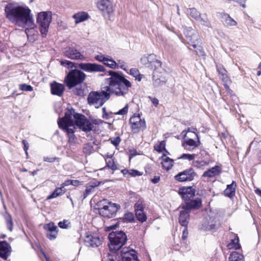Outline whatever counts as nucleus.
I'll return each instance as SVG.
<instances>
[{"label": "nucleus", "mask_w": 261, "mask_h": 261, "mask_svg": "<svg viewBox=\"0 0 261 261\" xmlns=\"http://www.w3.org/2000/svg\"><path fill=\"white\" fill-rule=\"evenodd\" d=\"M128 109V105H126L123 109L120 110L118 112L116 113V115H125L127 113Z\"/></svg>", "instance_id": "obj_48"}, {"label": "nucleus", "mask_w": 261, "mask_h": 261, "mask_svg": "<svg viewBox=\"0 0 261 261\" xmlns=\"http://www.w3.org/2000/svg\"><path fill=\"white\" fill-rule=\"evenodd\" d=\"M64 56L73 60L86 61V57L79 50L73 47H67L64 51Z\"/></svg>", "instance_id": "obj_11"}, {"label": "nucleus", "mask_w": 261, "mask_h": 261, "mask_svg": "<svg viewBox=\"0 0 261 261\" xmlns=\"http://www.w3.org/2000/svg\"><path fill=\"white\" fill-rule=\"evenodd\" d=\"M197 54L199 56H203L204 55V51L203 49L201 46H199L195 50Z\"/></svg>", "instance_id": "obj_55"}, {"label": "nucleus", "mask_w": 261, "mask_h": 261, "mask_svg": "<svg viewBox=\"0 0 261 261\" xmlns=\"http://www.w3.org/2000/svg\"><path fill=\"white\" fill-rule=\"evenodd\" d=\"M5 219L8 229L12 231L13 230V221L11 216L9 214H6L5 215Z\"/></svg>", "instance_id": "obj_35"}, {"label": "nucleus", "mask_w": 261, "mask_h": 261, "mask_svg": "<svg viewBox=\"0 0 261 261\" xmlns=\"http://www.w3.org/2000/svg\"><path fill=\"white\" fill-rule=\"evenodd\" d=\"M35 24L33 21V24L32 26H27L25 28V33L30 41L33 42L38 37V32L34 28Z\"/></svg>", "instance_id": "obj_21"}, {"label": "nucleus", "mask_w": 261, "mask_h": 261, "mask_svg": "<svg viewBox=\"0 0 261 261\" xmlns=\"http://www.w3.org/2000/svg\"><path fill=\"white\" fill-rule=\"evenodd\" d=\"M82 181H80L78 180H71V185L74 186H78L82 185Z\"/></svg>", "instance_id": "obj_59"}, {"label": "nucleus", "mask_w": 261, "mask_h": 261, "mask_svg": "<svg viewBox=\"0 0 261 261\" xmlns=\"http://www.w3.org/2000/svg\"><path fill=\"white\" fill-rule=\"evenodd\" d=\"M149 99L155 107H157L159 104V100L155 97H149Z\"/></svg>", "instance_id": "obj_58"}, {"label": "nucleus", "mask_w": 261, "mask_h": 261, "mask_svg": "<svg viewBox=\"0 0 261 261\" xmlns=\"http://www.w3.org/2000/svg\"><path fill=\"white\" fill-rule=\"evenodd\" d=\"M106 162L107 164V167L111 169L112 170L117 169V165L115 163L113 159L107 160Z\"/></svg>", "instance_id": "obj_41"}, {"label": "nucleus", "mask_w": 261, "mask_h": 261, "mask_svg": "<svg viewBox=\"0 0 261 261\" xmlns=\"http://www.w3.org/2000/svg\"><path fill=\"white\" fill-rule=\"evenodd\" d=\"M221 168L219 166H215V167L204 172L203 174V176L212 177L218 175L221 172Z\"/></svg>", "instance_id": "obj_27"}, {"label": "nucleus", "mask_w": 261, "mask_h": 261, "mask_svg": "<svg viewBox=\"0 0 261 261\" xmlns=\"http://www.w3.org/2000/svg\"><path fill=\"white\" fill-rule=\"evenodd\" d=\"M187 133H193V134H195V136H196V134H198L197 129L195 128H193V127L188 128V130H187Z\"/></svg>", "instance_id": "obj_62"}, {"label": "nucleus", "mask_w": 261, "mask_h": 261, "mask_svg": "<svg viewBox=\"0 0 261 261\" xmlns=\"http://www.w3.org/2000/svg\"><path fill=\"white\" fill-rule=\"evenodd\" d=\"M161 164L162 167L167 171L169 170L173 165V160L165 154H164L161 158Z\"/></svg>", "instance_id": "obj_26"}, {"label": "nucleus", "mask_w": 261, "mask_h": 261, "mask_svg": "<svg viewBox=\"0 0 261 261\" xmlns=\"http://www.w3.org/2000/svg\"><path fill=\"white\" fill-rule=\"evenodd\" d=\"M129 74L135 77L136 80L138 81H140L142 79V75L139 73V71L137 68L130 69Z\"/></svg>", "instance_id": "obj_36"}, {"label": "nucleus", "mask_w": 261, "mask_h": 261, "mask_svg": "<svg viewBox=\"0 0 261 261\" xmlns=\"http://www.w3.org/2000/svg\"><path fill=\"white\" fill-rule=\"evenodd\" d=\"M231 238L232 239L231 240V242L228 244L227 247L229 249H240L241 245L239 244V239L238 236L236 234L233 233H231Z\"/></svg>", "instance_id": "obj_29"}, {"label": "nucleus", "mask_w": 261, "mask_h": 261, "mask_svg": "<svg viewBox=\"0 0 261 261\" xmlns=\"http://www.w3.org/2000/svg\"><path fill=\"white\" fill-rule=\"evenodd\" d=\"M5 14L11 22L19 27H26L33 24V16L27 6L9 3L5 7Z\"/></svg>", "instance_id": "obj_3"}, {"label": "nucleus", "mask_w": 261, "mask_h": 261, "mask_svg": "<svg viewBox=\"0 0 261 261\" xmlns=\"http://www.w3.org/2000/svg\"><path fill=\"white\" fill-rule=\"evenodd\" d=\"M189 14L192 17L194 18L196 20H198L200 19V14L197 10L195 8L190 9L189 12Z\"/></svg>", "instance_id": "obj_40"}, {"label": "nucleus", "mask_w": 261, "mask_h": 261, "mask_svg": "<svg viewBox=\"0 0 261 261\" xmlns=\"http://www.w3.org/2000/svg\"><path fill=\"white\" fill-rule=\"evenodd\" d=\"M201 23L202 25H205L206 27H210V22H208L207 19H203L200 17V19L198 20Z\"/></svg>", "instance_id": "obj_53"}, {"label": "nucleus", "mask_w": 261, "mask_h": 261, "mask_svg": "<svg viewBox=\"0 0 261 261\" xmlns=\"http://www.w3.org/2000/svg\"><path fill=\"white\" fill-rule=\"evenodd\" d=\"M201 205V201L200 199L196 198L194 200H190L186 203L181 205L182 209H187L190 211L191 209L197 208L199 207Z\"/></svg>", "instance_id": "obj_23"}, {"label": "nucleus", "mask_w": 261, "mask_h": 261, "mask_svg": "<svg viewBox=\"0 0 261 261\" xmlns=\"http://www.w3.org/2000/svg\"><path fill=\"white\" fill-rule=\"evenodd\" d=\"M61 64L65 66H68L70 67H72L74 64L73 62L68 60H63L61 61Z\"/></svg>", "instance_id": "obj_52"}, {"label": "nucleus", "mask_w": 261, "mask_h": 261, "mask_svg": "<svg viewBox=\"0 0 261 261\" xmlns=\"http://www.w3.org/2000/svg\"><path fill=\"white\" fill-rule=\"evenodd\" d=\"M236 184L232 181L230 185H227V188L224 190V195L228 197L233 196L236 192Z\"/></svg>", "instance_id": "obj_30"}, {"label": "nucleus", "mask_w": 261, "mask_h": 261, "mask_svg": "<svg viewBox=\"0 0 261 261\" xmlns=\"http://www.w3.org/2000/svg\"><path fill=\"white\" fill-rule=\"evenodd\" d=\"M217 71L219 73L221 74L222 76H226V71L223 67L217 66Z\"/></svg>", "instance_id": "obj_56"}, {"label": "nucleus", "mask_w": 261, "mask_h": 261, "mask_svg": "<svg viewBox=\"0 0 261 261\" xmlns=\"http://www.w3.org/2000/svg\"><path fill=\"white\" fill-rule=\"evenodd\" d=\"M79 67L88 72H103L106 70L103 66L96 63H81L79 64Z\"/></svg>", "instance_id": "obj_12"}, {"label": "nucleus", "mask_w": 261, "mask_h": 261, "mask_svg": "<svg viewBox=\"0 0 261 261\" xmlns=\"http://www.w3.org/2000/svg\"><path fill=\"white\" fill-rule=\"evenodd\" d=\"M144 200L142 198H140L137 201L134 205L135 212L140 211L144 210Z\"/></svg>", "instance_id": "obj_38"}, {"label": "nucleus", "mask_w": 261, "mask_h": 261, "mask_svg": "<svg viewBox=\"0 0 261 261\" xmlns=\"http://www.w3.org/2000/svg\"><path fill=\"white\" fill-rule=\"evenodd\" d=\"M59 126L65 132L69 141H73L75 138V125L85 132L92 129L90 122L82 114L75 113L73 110H68L65 116L60 119L58 122Z\"/></svg>", "instance_id": "obj_2"}, {"label": "nucleus", "mask_w": 261, "mask_h": 261, "mask_svg": "<svg viewBox=\"0 0 261 261\" xmlns=\"http://www.w3.org/2000/svg\"><path fill=\"white\" fill-rule=\"evenodd\" d=\"M160 180V177L159 176H155L153 178L151 179V181L153 184H157Z\"/></svg>", "instance_id": "obj_64"}, {"label": "nucleus", "mask_w": 261, "mask_h": 261, "mask_svg": "<svg viewBox=\"0 0 261 261\" xmlns=\"http://www.w3.org/2000/svg\"><path fill=\"white\" fill-rule=\"evenodd\" d=\"M225 23L229 26H234L237 24V22L228 15L225 18Z\"/></svg>", "instance_id": "obj_45"}, {"label": "nucleus", "mask_w": 261, "mask_h": 261, "mask_svg": "<svg viewBox=\"0 0 261 261\" xmlns=\"http://www.w3.org/2000/svg\"><path fill=\"white\" fill-rule=\"evenodd\" d=\"M110 77L105 79L106 86L100 92H92L88 97L90 105L96 108L101 107L110 97V94L116 96H124L132 87L131 83L126 79L122 73L110 70L108 72Z\"/></svg>", "instance_id": "obj_1"}, {"label": "nucleus", "mask_w": 261, "mask_h": 261, "mask_svg": "<svg viewBox=\"0 0 261 261\" xmlns=\"http://www.w3.org/2000/svg\"><path fill=\"white\" fill-rule=\"evenodd\" d=\"M195 156L196 154H195L184 153L182 154L180 158H179V159L182 160H187L190 161L194 160Z\"/></svg>", "instance_id": "obj_42"}, {"label": "nucleus", "mask_w": 261, "mask_h": 261, "mask_svg": "<svg viewBox=\"0 0 261 261\" xmlns=\"http://www.w3.org/2000/svg\"><path fill=\"white\" fill-rule=\"evenodd\" d=\"M180 193L182 198L186 201H189L195 195V191L191 187L181 189Z\"/></svg>", "instance_id": "obj_24"}, {"label": "nucleus", "mask_w": 261, "mask_h": 261, "mask_svg": "<svg viewBox=\"0 0 261 261\" xmlns=\"http://www.w3.org/2000/svg\"><path fill=\"white\" fill-rule=\"evenodd\" d=\"M154 150L158 152H161L163 150H165V142L164 141H162L158 142L154 146Z\"/></svg>", "instance_id": "obj_39"}, {"label": "nucleus", "mask_w": 261, "mask_h": 261, "mask_svg": "<svg viewBox=\"0 0 261 261\" xmlns=\"http://www.w3.org/2000/svg\"><path fill=\"white\" fill-rule=\"evenodd\" d=\"M11 252V248L10 245L6 242L0 243V256L6 259L10 255Z\"/></svg>", "instance_id": "obj_19"}, {"label": "nucleus", "mask_w": 261, "mask_h": 261, "mask_svg": "<svg viewBox=\"0 0 261 261\" xmlns=\"http://www.w3.org/2000/svg\"><path fill=\"white\" fill-rule=\"evenodd\" d=\"M129 174L132 175V176H140L142 175V174L138 170H129Z\"/></svg>", "instance_id": "obj_50"}, {"label": "nucleus", "mask_w": 261, "mask_h": 261, "mask_svg": "<svg viewBox=\"0 0 261 261\" xmlns=\"http://www.w3.org/2000/svg\"><path fill=\"white\" fill-rule=\"evenodd\" d=\"M43 228L46 231V236L50 240L56 239L58 234V227L53 222L45 224Z\"/></svg>", "instance_id": "obj_18"}, {"label": "nucleus", "mask_w": 261, "mask_h": 261, "mask_svg": "<svg viewBox=\"0 0 261 261\" xmlns=\"http://www.w3.org/2000/svg\"><path fill=\"white\" fill-rule=\"evenodd\" d=\"M132 132L137 134L141 130H144L146 128L144 119H141L139 114H134L129 120Z\"/></svg>", "instance_id": "obj_9"}, {"label": "nucleus", "mask_w": 261, "mask_h": 261, "mask_svg": "<svg viewBox=\"0 0 261 261\" xmlns=\"http://www.w3.org/2000/svg\"><path fill=\"white\" fill-rule=\"evenodd\" d=\"M148 57L147 56H144L143 58L141 59V62L142 64L144 65H147L149 64V62L148 61Z\"/></svg>", "instance_id": "obj_61"}, {"label": "nucleus", "mask_w": 261, "mask_h": 261, "mask_svg": "<svg viewBox=\"0 0 261 261\" xmlns=\"http://www.w3.org/2000/svg\"><path fill=\"white\" fill-rule=\"evenodd\" d=\"M196 175L192 168H189L179 173L175 176V179L180 182L192 181Z\"/></svg>", "instance_id": "obj_13"}, {"label": "nucleus", "mask_w": 261, "mask_h": 261, "mask_svg": "<svg viewBox=\"0 0 261 261\" xmlns=\"http://www.w3.org/2000/svg\"><path fill=\"white\" fill-rule=\"evenodd\" d=\"M51 19L50 12H41L38 13L37 22L40 25V31L42 35H46L47 34Z\"/></svg>", "instance_id": "obj_7"}, {"label": "nucleus", "mask_w": 261, "mask_h": 261, "mask_svg": "<svg viewBox=\"0 0 261 261\" xmlns=\"http://www.w3.org/2000/svg\"><path fill=\"white\" fill-rule=\"evenodd\" d=\"M124 220L131 222L134 220V216L132 213L127 214L124 216Z\"/></svg>", "instance_id": "obj_54"}, {"label": "nucleus", "mask_w": 261, "mask_h": 261, "mask_svg": "<svg viewBox=\"0 0 261 261\" xmlns=\"http://www.w3.org/2000/svg\"><path fill=\"white\" fill-rule=\"evenodd\" d=\"M97 7L104 15H110L114 12L112 4L109 0H98Z\"/></svg>", "instance_id": "obj_14"}, {"label": "nucleus", "mask_w": 261, "mask_h": 261, "mask_svg": "<svg viewBox=\"0 0 261 261\" xmlns=\"http://www.w3.org/2000/svg\"><path fill=\"white\" fill-rule=\"evenodd\" d=\"M153 64V68H151L152 69H153L154 71L153 74V79L154 81V84L155 86H158L160 84V83L162 82L163 83L166 82V80L164 79V80H161L160 77H159V76L157 74V71H156V70L159 69V68L161 67V62L159 60L156 59V61L152 64Z\"/></svg>", "instance_id": "obj_20"}, {"label": "nucleus", "mask_w": 261, "mask_h": 261, "mask_svg": "<svg viewBox=\"0 0 261 261\" xmlns=\"http://www.w3.org/2000/svg\"><path fill=\"white\" fill-rule=\"evenodd\" d=\"M148 61L149 62V66H150L151 68H153V63L156 60V56L155 55L152 54L148 55Z\"/></svg>", "instance_id": "obj_46"}, {"label": "nucleus", "mask_w": 261, "mask_h": 261, "mask_svg": "<svg viewBox=\"0 0 261 261\" xmlns=\"http://www.w3.org/2000/svg\"><path fill=\"white\" fill-rule=\"evenodd\" d=\"M70 185H71V180H67L61 185V187H63V189H65V187Z\"/></svg>", "instance_id": "obj_63"}, {"label": "nucleus", "mask_w": 261, "mask_h": 261, "mask_svg": "<svg viewBox=\"0 0 261 261\" xmlns=\"http://www.w3.org/2000/svg\"><path fill=\"white\" fill-rule=\"evenodd\" d=\"M219 223L214 217L210 216L205 217L199 226V229L203 231H215L219 227Z\"/></svg>", "instance_id": "obj_10"}, {"label": "nucleus", "mask_w": 261, "mask_h": 261, "mask_svg": "<svg viewBox=\"0 0 261 261\" xmlns=\"http://www.w3.org/2000/svg\"><path fill=\"white\" fill-rule=\"evenodd\" d=\"M229 261H244V256L239 252L234 251L231 253Z\"/></svg>", "instance_id": "obj_33"}, {"label": "nucleus", "mask_w": 261, "mask_h": 261, "mask_svg": "<svg viewBox=\"0 0 261 261\" xmlns=\"http://www.w3.org/2000/svg\"><path fill=\"white\" fill-rule=\"evenodd\" d=\"M184 34L189 42L191 43L194 48H196L197 46L195 42L199 39V36L196 32L191 28H186L184 30Z\"/></svg>", "instance_id": "obj_17"}, {"label": "nucleus", "mask_w": 261, "mask_h": 261, "mask_svg": "<svg viewBox=\"0 0 261 261\" xmlns=\"http://www.w3.org/2000/svg\"><path fill=\"white\" fill-rule=\"evenodd\" d=\"M19 88L20 90L24 91H32L33 90V88L31 86L28 85L26 84H20L19 85Z\"/></svg>", "instance_id": "obj_43"}, {"label": "nucleus", "mask_w": 261, "mask_h": 261, "mask_svg": "<svg viewBox=\"0 0 261 261\" xmlns=\"http://www.w3.org/2000/svg\"><path fill=\"white\" fill-rule=\"evenodd\" d=\"M110 140L111 143L115 146H118L120 142V139L119 137L111 138Z\"/></svg>", "instance_id": "obj_49"}, {"label": "nucleus", "mask_w": 261, "mask_h": 261, "mask_svg": "<svg viewBox=\"0 0 261 261\" xmlns=\"http://www.w3.org/2000/svg\"><path fill=\"white\" fill-rule=\"evenodd\" d=\"M58 226L61 228H67L68 227V221L64 220L59 222Z\"/></svg>", "instance_id": "obj_51"}, {"label": "nucleus", "mask_w": 261, "mask_h": 261, "mask_svg": "<svg viewBox=\"0 0 261 261\" xmlns=\"http://www.w3.org/2000/svg\"><path fill=\"white\" fill-rule=\"evenodd\" d=\"M22 143L24 146V150L25 151V154L27 155H28V150L29 147V144L28 142L25 140H23L22 141Z\"/></svg>", "instance_id": "obj_57"}, {"label": "nucleus", "mask_w": 261, "mask_h": 261, "mask_svg": "<svg viewBox=\"0 0 261 261\" xmlns=\"http://www.w3.org/2000/svg\"><path fill=\"white\" fill-rule=\"evenodd\" d=\"M103 64L112 69H118V65L116 64V62L111 57H108L106 61H105Z\"/></svg>", "instance_id": "obj_34"}, {"label": "nucleus", "mask_w": 261, "mask_h": 261, "mask_svg": "<svg viewBox=\"0 0 261 261\" xmlns=\"http://www.w3.org/2000/svg\"><path fill=\"white\" fill-rule=\"evenodd\" d=\"M110 250L114 251L120 249L127 241V237L122 231H113L109 235Z\"/></svg>", "instance_id": "obj_4"}, {"label": "nucleus", "mask_w": 261, "mask_h": 261, "mask_svg": "<svg viewBox=\"0 0 261 261\" xmlns=\"http://www.w3.org/2000/svg\"><path fill=\"white\" fill-rule=\"evenodd\" d=\"M136 215L137 219L141 222H145L147 219V217L143 210L136 212Z\"/></svg>", "instance_id": "obj_37"}, {"label": "nucleus", "mask_w": 261, "mask_h": 261, "mask_svg": "<svg viewBox=\"0 0 261 261\" xmlns=\"http://www.w3.org/2000/svg\"><path fill=\"white\" fill-rule=\"evenodd\" d=\"M100 182L96 181H91L87 184L86 186L85 191L84 193V198H85L88 195L93 192L94 188L98 186Z\"/></svg>", "instance_id": "obj_28"}, {"label": "nucleus", "mask_w": 261, "mask_h": 261, "mask_svg": "<svg viewBox=\"0 0 261 261\" xmlns=\"http://www.w3.org/2000/svg\"><path fill=\"white\" fill-rule=\"evenodd\" d=\"M102 243V238L96 234H88L85 239V243L88 247H97Z\"/></svg>", "instance_id": "obj_16"}, {"label": "nucleus", "mask_w": 261, "mask_h": 261, "mask_svg": "<svg viewBox=\"0 0 261 261\" xmlns=\"http://www.w3.org/2000/svg\"><path fill=\"white\" fill-rule=\"evenodd\" d=\"M73 17L75 19V23L77 24L87 19L88 15L84 12H81L73 15Z\"/></svg>", "instance_id": "obj_31"}, {"label": "nucleus", "mask_w": 261, "mask_h": 261, "mask_svg": "<svg viewBox=\"0 0 261 261\" xmlns=\"http://www.w3.org/2000/svg\"><path fill=\"white\" fill-rule=\"evenodd\" d=\"M190 211L187 209H183L180 211L179 222L181 225L187 226L189 220Z\"/></svg>", "instance_id": "obj_25"}, {"label": "nucleus", "mask_w": 261, "mask_h": 261, "mask_svg": "<svg viewBox=\"0 0 261 261\" xmlns=\"http://www.w3.org/2000/svg\"><path fill=\"white\" fill-rule=\"evenodd\" d=\"M86 77L85 74L79 70H72L68 74L65 80L67 86L69 89L74 87L76 85L83 82Z\"/></svg>", "instance_id": "obj_5"}, {"label": "nucleus", "mask_w": 261, "mask_h": 261, "mask_svg": "<svg viewBox=\"0 0 261 261\" xmlns=\"http://www.w3.org/2000/svg\"><path fill=\"white\" fill-rule=\"evenodd\" d=\"M50 88L51 93L59 96H62L65 90L64 85L56 82L50 84Z\"/></svg>", "instance_id": "obj_22"}, {"label": "nucleus", "mask_w": 261, "mask_h": 261, "mask_svg": "<svg viewBox=\"0 0 261 261\" xmlns=\"http://www.w3.org/2000/svg\"><path fill=\"white\" fill-rule=\"evenodd\" d=\"M56 160V158H50V157H48V156H46V157H44V161L45 162H49V163H53Z\"/></svg>", "instance_id": "obj_60"}, {"label": "nucleus", "mask_w": 261, "mask_h": 261, "mask_svg": "<svg viewBox=\"0 0 261 261\" xmlns=\"http://www.w3.org/2000/svg\"><path fill=\"white\" fill-rule=\"evenodd\" d=\"M122 261H139L138 259L137 252L129 247L123 248L121 251ZM116 256L113 254L108 255L107 261H116Z\"/></svg>", "instance_id": "obj_6"}, {"label": "nucleus", "mask_w": 261, "mask_h": 261, "mask_svg": "<svg viewBox=\"0 0 261 261\" xmlns=\"http://www.w3.org/2000/svg\"><path fill=\"white\" fill-rule=\"evenodd\" d=\"M108 57L105 56L101 54H99L96 56H95V59L100 62H102V63H104L105 61H106L107 58Z\"/></svg>", "instance_id": "obj_47"}, {"label": "nucleus", "mask_w": 261, "mask_h": 261, "mask_svg": "<svg viewBox=\"0 0 261 261\" xmlns=\"http://www.w3.org/2000/svg\"><path fill=\"white\" fill-rule=\"evenodd\" d=\"M196 137L197 139L196 141L189 138L186 135L185 136L182 143V146L185 149L189 151H191L200 145V141L198 134L196 135Z\"/></svg>", "instance_id": "obj_15"}, {"label": "nucleus", "mask_w": 261, "mask_h": 261, "mask_svg": "<svg viewBox=\"0 0 261 261\" xmlns=\"http://www.w3.org/2000/svg\"><path fill=\"white\" fill-rule=\"evenodd\" d=\"M116 64L118 65V69L119 68H121L122 69L124 70V71L127 70V66L126 65L125 62L122 60H118L116 62Z\"/></svg>", "instance_id": "obj_44"}, {"label": "nucleus", "mask_w": 261, "mask_h": 261, "mask_svg": "<svg viewBox=\"0 0 261 261\" xmlns=\"http://www.w3.org/2000/svg\"><path fill=\"white\" fill-rule=\"evenodd\" d=\"M103 202L104 203L103 206L98 209L99 214L103 217H113L120 208V205L117 204L108 202L105 200Z\"/></svg>", "instance_id": "obj_8"}, {"label": "nucleus", "mask_w": 261, "mask_h": 261, "mask_svg": "<svg viewBox=\"0 0 261 261\" xmlns=\"http://www.w3.org/2000/svg\"><path fill=\"white\" fill-rule=\"evenodd\" d=\"M66 192V189H63V187H60L56 189L54 191L47 197V199H50L56 198L59 196L63 195Z\"/></svg>", "instance_id": "obj_32"}]
</instances>
